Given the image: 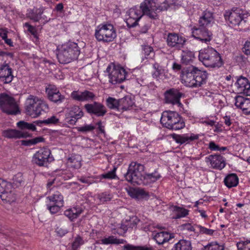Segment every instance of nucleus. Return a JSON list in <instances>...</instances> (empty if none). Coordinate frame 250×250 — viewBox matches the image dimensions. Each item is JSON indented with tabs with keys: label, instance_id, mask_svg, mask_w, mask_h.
<instances>
[{
	"label": "nucleus",
	"instance_id": "nucleus-8",
	"mask_svg": "<svg viewBox=\"0 0 250 250\" xmlns=\"http://www.w3.org/2000/svg\"><path fill=\"white\" fill-rule=\"evenodd\" d=\"M144 165L136 162H132L129 165L127 172L125 174V179L135 185L142 184L144 173Z\"/></svg>",
	"mask_w": 250,
	"mask_h": 250
},
{
	"label": "nucleus",
	"instance_id": "nucleus-34",
	"mask_svg": "<svg viewBox=\"0 0 250 250\" xmlns=\"http://www.w3.org/2000/svg\"><path fill=\"white\" fill-rule=\"evenodd\" d=\"M175 250H192L190 241L181 239L175 245Z\"/></svg>",
	"mask_w": 250,
	"mask_h": 250
},
{
	"label": "nucleus",
	"instance_id": "nucleus-1",
	"mask_svg": "<svg viewBox=\"0 0 250 250\" xmlns=\"http://www.w3.org/2000/svg\"><path fill=\"white\" fill-rule=\"evenodd\" d=\"M208 74L206 71H201L193 66L182 69L180 75L181 83L189 87H198L206 83Z\"/></svg>",
	"mask_w": 250,
	"mask_h": 250
},
{
	"label": "nucleus",
	"instance_id": "nucleus-11",
	"mask_svg": "<svg viewBox=\"0 0 250 250\" xmlns=\"http://www.w3.org/2000/svg\"><path fill=\"white\" fill-rule=\"evenodd\" d=\"M106 71L108 73L109 82L113 84L121 83L125 79V70L114 63H111L107 66Z\"/></svg>",
	"mask_w": 250,
	"mask_h": 250
},
{
	"label": "nucleus",
	"instance_id": "nucleus-15",
	"mask_svg": "<svg viewBox=\"0 0 250 250\" xmlns=\"http://www.w3.org/2000/svg\"><path fill=\"white\" fill-rule=\"evenodd\" d=\"M84 108L88 113L93 114L98 117L104 116L106 113V107L102 104L96 102L85 104Z\"/></svg>",
	"mask_w": 250,
	"mask_h": 250
},
{
	"label": "nucleus",
	"instance_id": "nucleus-51",
	"mask_svg": "<svg viewBox=\"0 0 250 250\" xmlns=\"http://www.w3.org/2000/svg\"><path fill=\"white\" fill-rule=\"evenodd\" d=\"M95 129V127L91 125H85L83 126L78 127V130L83 133L91 131Z\"/></svg>",
	"mask_w": 250,
	"mask_h": 250
},
{
	"label": "nucleus",
	"instance_id": "nucleus-7",
	"mask_svg": "<svg viewBox=\"0 0 250 250\" xmlns=\"http://www.w3.org/2000/svg\"><path fill=\"white\" fill-rule=\"evenodd\" d=\"M95 37L99 42L104 43L113 42L116 38V31L112 24L103 23L97 26Z\"/></svg>",
	"mask_w": 250,
	"mask_h": 250
},
{
	"label": "nucleus",
	"instance_id": "nucleus-16",
	"mask_svg": "<svg viewBox=\"0 0 250 250\" xmlns=\"http://www.w3.org/2000/svg\"><path fill=\"white\" fill-rule=\"evenodd\" d=\"M185 42V38L179 36L176 33H169L167 35V42L169 47L180 49L183 46Z\"/></svg>",
	"mask_w": 250,
	"mask_h": 250
},
{
	"label": "nucleus",
	"instance_id": "nucleus-3",
	"mask_svg": "<svg viewBox=\"0 0 250 250\" xmlns=\"http://www.w3.org/2000/svg\"><path fill=\"white\" fill-rule=\"evenodd\" d=\"M80 54V49L78 44L69 42L58 48L57 58L61 63H68L76 60Z\"/></svg>",
	"mask_w": 250,
	"mask_h": 250
},
{
	"label": "nucleus",
	"instance_id": "nucleus-37",
	"mask_svg": "<svg viewBox=\"0 0 250 250\" xmlns=\"http://www.w3.org/2000/svg\"><path fill=\"white\" fill-rule=\"evenodd\" d=\"M61 199L62 198H60L57 202V204L49 203L47 205V208L51 213L55 214L60 210L61 208L63 206V204H62Z\"/></svg>",
	"mask_w": 250,
	"mask_h": 250
},
{
	"label": "nucleus",
	"instance_id": "nucleus-13",
	"mask_svg": "<svg viewBox=\"0 0 250 250\" xmlns=\"http://www.w3.org/2000/svg\"><path fill=\"white\" fill-rule=\"evenodd\" d=\"M127 14L129 16L126 19V23L129 27H133L135 26L138 23L139 20L144 15L142 10L136 7L130 8L127 12Z\"/></svg>",
	"mask_w": 250,
	"mask_h": 250
},
{
	"label": "nucleus",
	"instance_id": "nucleus-56",
	"mask_svg": "<svg viewBox=\"0 0 250 250\" xmlns=\"http://www.w3.org/2000/svg\"><path fill=\"white\" fill-rule=\"evenodd\" d=\"M75 108H78L79 109V110L81 111V112L82 113V117L83 116V112L82 111V110L79 108V107L78 106H75L71 108V110H70L69 112V116L70 117H75V115H77V114H78L79 113V111H76V109H75Z\"/></svg>",
	"mask_w": 250,
	"mask_h": 250
},
{
	"label": "nucleus",
	"instance_id": "nucleus-48",
	"mask_svg": "<svg viewBox=\"0 0 250 250\" xmlns=\"http://www.w3.org/2000/svg\"><path fill=\"white\" fill-rule=\"evenodd\" d=\"M75 109H76V111L78 110L79 113L78 114H77V115H75V117H70L71 118V119H69L68 118H67L66 119V120H68L66 122H67L69 124L72 125H74L76 123L77 120H78L79 119H80L82 117V113L79 110V109L78 108H75Z\"/></svg>",
	"mask_w": 250,
	"mask_h": 250
},
{
	"label": "nucleus",
	"instance_id": "nucleus-18",
	"mask_svg": "<svg viewBox=\"0 0 250 250\" xmlns=\"http://www.w3.org/2000/svg\"><path fill=\"white\" fill-rule=\"evenodd\" d=\"M240 12L238 9L226 11L224 14L225 18L229 20L232 25H238L243 20V15Z\"/></svg>",
	"mask_w": 250,
	"mask_h": 250
},
{
	"label": "nucleus",
	"instance_id": "nucleus-62",
	"mask_svg": "<svg viewBox=\"0 0 250 250\" xmlns=\"http://www.w3.org/2000/svg\"><path fill=\"white\" fill-rule=\"evenodd\" d=\"M183 228L184 230H187L190 231H194L195 229L193 226L190 224H186L183 225Z\"/></svg>",
	"mask_w": 250,
	"mask_h": 250
},
{
	"label": "nucleus",
	"instance_id": "nucleus-44",
	"mask_svg": "<svg viewBox=\"0 0 250 250\" xmlns=\"http://www.w3.org/2000/svg\"><path fill=\"white\" fill-rule=\"evenodd\" d=\"M125 222L127 223L126 225L128 228L132 229L136 227L139 220L136 216H133L130 217L129 220H126Z\"/></svg>",
	"mask_w": 250,
	"mask_h": 250
},
{
	"label": "nucleus",
	"instance_id": "nucleus-60",
	"mask_svg": "<svg viewBox=\"0 0 250 250\" xmlns=\"http://www.w3.org/2000/svg\"><path fill=\"white\" fill-rule=\"evenodd\" d=\"M56 231L60 236H64L67 232V230L66 229L60 227H57Z\"/></svg>",
	"mask_w": 250,
	"mask_h": 250
},
{
	"label": "nucleus",
	"instance_id": "nucleus-4",
	"mask_svg": "<svg viewBox=\"0 0 250 250\" xmlns=\"http://www.w3.org/2000/svg\"><path fill=\"white\" fill-rule=\"evenodd\" d=\"M168 0H165L159 4L158 0H144L140 4V8L144 15L152 19H156L159 13L168 8Z\"/></svg>",
	"mask_w": 250,
	"mask_h": 250
},
{
	"label": "nucleus",
	"instance_id": "nucleus-61",
	"mask_svg": "<svg viewBox=\"0 0 250 250\" xmlns=\"http://www.w3.org/2000/svg\"><path fill=\"white\" fill-rule=\"evenodd\" d=\"M28 123L24 122V121H20L17 123V126L21 128V130H23L25 129H27Z\"/></svg>",
	"mask_w": 250,
	"mask_h": 250
},
{
	"label": "nucleus",
	"instance_id": "nucleus-52",
	"mask_svg": "<svg viewBox=\"0 0 250 250\" xmlns=\"http://www.w3.org/2000/svg\"><path fill=\"white\" fill-rule=\"evenodd\" d=\"M116 170V168L114 167L113 170L110 171L106 173L102 174L101 175V177L104 179H115L116 178L115 171Z\"/></svg>",
	"mask_w": 250,
	"mask_h": 250
},
{
	"label": "nucleus",
	"instance_id": "nucleus-58",
	"mask_svg": "<svg viewBox=\"0 0 250 250\" xmlns=\"http://www.w3.org/2000/svg\"><path fill=\"white\" fill-rule=\"evenodd\" d=\"M198 228L199 229L200 231L202 233L211 235L214 231L212 229H208L202 226H199Z\"/></svg>",
	"mask_w": 250,
	"mask_h": 250
},
{
	"label": "nucleus",
	"instance_id": "nucleus-33",
	"mask_svg": "<svg viewBox=\"0 0 250 250\" xmlns=\"http://www.w3.org/2000/svg\"><path fill=\"white\" fill-rule=\"evenodd\" d=\"M194 58V53L189 50H183L181 54V62L182 63L188 64L192 62Z\"/></svg>",
	"mask_w": 250,
	"mask_h": 250
},
{
	"label": "nucleus",
	"instance_id": "nucleus-38",
	"mask_svg": "<svg viewBox=\"0 0 250 250\" xmlns=\"http://www.w3.org/2000/svg\"><path fill=\"white\" fill-rule=\"evenodd\" d=\"M60 198H62L61 201L62 204H63V196L58 191H55L51 195L48 196L47 198L50 201V203L57 204V201H58Z\"/></svg>",
	"mask_w": 250,
	"mask_h": 250
},
{
	"label": "nucleus",
	"instance_id": "nucleus-17",
	"mask_svg": "<svg viewBox=\"0 0 250 250\" xmlns=\"http://www.w3.org/2000/svg\"><path fill=\"white\" fill-rule=\"evenodd\" d=\"M166 101L167 103H170L173 104H178L180 106L181 104L180 102V99L182 95L178 90L176 89H171L167 91L165 94Z\"/></svg>",
	"mask_w": 250,
	"mask_h": 250
},
{
	"label": "nucleus",
	"instance_id": "nucleus-40",
	"mask_svg": "<svg viewBox=\"0 0 250 250\" xmlns=\"http://www.w3.org/2000/svg\"><path fill=\"white\" fill-rule=\"evenodd\" d=\"M238 250H250V241L247 240L245 241H240L237 243Z\"/></svg>",
	"mask_w": 250,
	"mask_h": 250
},
{
	"label": "nucleus",
	"instance_id": "nucleus-22",
	"mask_svg": "<svg viewBox=\"0 0 250 250\" xmlns=\"http://www.w3.org/2000/svg\"><path fill=\"white\" fill-rule=\"evenodd\" d=\"M235 105L241 109L244 113H250V99L241 96H237L235 98Z\"/></svg>",
	"mask_w": 250,
	"mask_h": 250
},
{
	"label": "nucleus",
	"instance_id": "nucleus-54",
	"mask_svg": "<svg viewBox=\"0 0 250 250\" xmlns=\"http://www.w3.org/2000/svg\"><path fill=\"white\" fill-rule=\"evenodd\" d=\"M99 199L101 202L104 203L107 201H109L111 197L109 194L106 193H102L99 196Z\"/></svg>",
	"mask_w": 250,
	"mask_h": 250
},
{
	"label": "nucleus",
	"instance_id": "nucleus-49",
	"mask_svg": "<svg viewBox=\"0 0 250 250\" xmlns=\"http://www.w3.org/2000/svg\"><path fill=\"white\" fill-rule=\"evenodd\" d=\"M204 250H224L223 246L217 243H211L205 247Z\"/></svg>",
	"mask_w": 250,
	"mask_h": 250
},
{
	"label": "nucleus",
	"instance_id": "nucleus-10",
	"mask_svg": "<svg viewBox=\"0 0 250 250\" xmlns=\"http://www.w3.org/2000/svg\"><path fill=\"white\" fill-rule=\"evenodd\" d=\"M0 107L7 114L16 115L19 112L14 99L3 93L0 94Z\"/></svg>",
	"mask_w": 250,
	"mask_h": 250
},
{
	"label": "nucleus",
	"instance_id": "nucleus-27",
	"mask_svg": "<svg viewBox=\"0 0 250 250\" xmlns=\"http://www.w3.org/2000/svg\"><path fill=\"white\" fill-rule=\"evenodd\" d=\"M153 239L159 245L163 244L166 242H168L171 239L173 236L171 234L167 232L162 231L157 232L155 234H153Z\"/></svg>",
	"mask_w": 250,
	"mask_h": 250
},
{
	"label": "nucleus",
	"instance_id": "nucleus-31",
	"mask_svg": "<svg viewBox=\"0 0 250 250\" xmlns=\"http://www.w3.org/2000/svg\"><path fill=\"white\" fill-rule=\"evenodd\" d=\"M134 103L131 98L129 96H125L123 98L119 99V108L124 110H126L131 107Z\"/></svg>",
	"mask_w": 250,
	"mask_h": 250
},
{
	"label": "nucleus",
	"instance_id": "nucleus-20",
	"mask_svg": "<svg viewBox=\"0 0 250 250\" xmlns=\"http://www.w3.org/2000/svg\"><path fill=\"white\" fill-rule=\"evenodd\" d=\"M205 161L209 162L213 168L222 169L225 166V160L220 155H210L206 158Z\"/></svg>",
	"mask_w": 250,
	"mask_h": 250
},
{
	"label": "nucleus",
	"instance_id": "nucleus-35",
	"mask_svg": "<svg viewBox=\"0 0 250 250\" xmlns=\"http://www.w3.org/2000/svg\"><path fill=\"white\" fill-rule=\"evenodd\" d=\"M125 242L124 239H117L114 236H110L101 240V243L104 245L123 244Z\"/></svg>",
	"mask_w": 250,
	"mask_h": 250
},
{
	"label": "nucleus",
	"instance_id": "nucleus-2",
	"mask_svg": "<svg viewBox=\"0 0 250 250\" xmlns=\"http://www.w3.org/2000/svg\"><path fill=\"white\" fill-rule=\"evenodd\" d=\"M24 108L26 114L34 118L49 111L48 105L43 100L32 95L26 99Z\"/></svg>",
	"mask_w": 250,
	"mask_h": 250
},
{
	"label": "nucleus",
	"instance_id": "nucleus-46",
	"mask_svg": "<svg viewBox=\"0 0 250 250\" xmlns=\"http://www.w3.org/2000/svg\"><path fill=\"white\" fill-rule=\"evenodd\" d=\"M125 250H153L152 248L147 247H135L127 244L124 246Z\"/></svg>",
	"mask_w": 250,
	"mask_h": 250
},
{
	"label": "nucleus",
	"instance_id": "nucleus-12",
	"mask_svg": "<svg viewBox=\"0 0 250 250\" xmlns=\"http://www.w3.org/2000/svg\"><path fill=\"white\" fill-rule=\"evenodd\" d=\"M53 160L51 151L46 147L41 148L36 152L32 159L33 162L40 167L45 166Z\"/></svg>",
	"mask_w": 250,
	"mask_h": 250
},
{
	"label": "nucleus",
	"instance_id": "nucleus-63",
	"mask_svg": "<svg viewBox=\"0 0 250 250\" xmlns=\"http://www.w3.org/2000/svg\"><path fill=\"white\" fill-rule=\"evenodd\" d=\"M209 148L211 150H219V147L218 146L216 145L214 142H211L209 144Z\"/></svg>",
	"mask_w": 250,
	"mask_h": 250
},
{
	"label": "nucleus",
	"instance_id": "nucleus-59",
	"mask_svg": "<svg viewBox=\"0 0 250 250\" xmlns=\"http://www.w3.org/2000/svg\"><path fill=\"white\" fill-rule=\"evenodd\" d=\"M82 239L81 237H77L73 243L72 247L74 250L77 249L80 245L82 244Z\"/></svg>",
	"mask_w": 250,
	"mask_h": 250
},
{
	"label": "nucleus",
	"instance_id": "nucleus-26",
	"mask_svg": "<svg viewBox=\"0 0 250 250\" xmlns=\"http://www.w3.org/2000/svg\"><path fill=\"white\" fill-rule=\"evenodd\" d=\"M214 19L212 13L209 11H204L199 19V26L207 27L213 22Z\"/></svg>",
	"mask_w": 250,
	"mask_h": 250
},
{
	"label": "nucleus",
	"instance_id": "nucleus-41",
	"mask_svg": "<svg viewBox=\"0 0 250 250\" xmlns=\"http://www.w3.org/2000/svg\"><path fill=\"white\" fill-rule=\"evenodd\" d=\"M69 161L71 163V166L75 168H79L81 167V159L79 157H71Z\"/></svg>",
	"mask_w": 250,
	"mask_h": 250
},
{
	"label": "nucleus",
	"instance_id": "nucleus-5",
	"mask_svg": "<svg viewBox=\"0 0 250 250\" xmlns=\"http://www.w3.org/2000/svg\"><path fill=\"white\" fill-rule=\"evenodd\" d=\"M160 122L164 126L172 130L181 129L185 126L181 117L174 111H164Z\"/></svg>",
	"mask_w": 250,
	"mask_h": 250
},
{
	"label": "nucleus",
	"instance_id": "nucleus-32",
	"mask_svg": "<svg viewBox=\"0 0 250 250\" xmlns=\"http://www.w3.org/2000/svg\"><path fill=\"white\" fill-rule=\"evenodd\" d=\"M129 195L134 198L140 199L148 196V193L140 188L131 189L128 192Z\"/></svg>",
	"mask_w": 250,
	"mask_h": 250
},
{
	"label": "nucleus",
	"instance_id": "nucleus-29",
	"mask_svg": "<svg viewBox=\"0 0 250 250\" xmlns=\"http://www.w3.org/2000/svg\"><path fill=\"white\" fill-rule=\"evenodd\" d=\"M160 177V174L156 171H155L152 173L145 174L144 176L142 184L146 185H149L156 182L159 179Z\"/></svg>",
	"mask_w": 250,
	"mask_h": 250
},
{
	"label": "nucleus",
	"instance_id": "nucleus-30",
	"mask_svg": "<svg viewBox=\"0 0 250 250\" xmlns=\"http://www.w3.org/2000/svg\"><path fill=\"white\" fill-rule=\"evenodd\" d=\"M225 185L229 188L236 187L238 184V178L235 174H229L224 179Z\"/></svg>",
	"mask_w": 250,
	"mask_h": 250
},
{
	"label": "nucleus",
	"instance_id": "nucleus-43",
	"mask_svg": "<svg viewBox=\"0 0 250 250\" xmlns=\"http://www.w3.org/2000/svg\"><path fill=\"white\" fill-rule=\"evenodd\" d=\"M153 68L155 71L153 73V78H159L164 73V70L158 63L153 64Z\"/></svg>",
	"mask_w": 250,
	"mask_h": 250
},
{
	"label": "nucleus",
	"instance_id": "nucleus-28",
	"mask_svg": "<svg viewBox=\"0 0 250 250\" xmlns=\"http://www.w3.org/2000/svg\"><path fill=\"white\" fill-rule=\"evenodd\" d=\"M83 209L80 207H74L64 211V215L71 221L77 218L83 212Z\"/></svg>",
	"mask_w": 250,
	"mask_h": 250
},
{
	"label": "nucleus",
	"instance_id": "nucleus-6",
	"mask_svg": "<svg viewBox=\"0 0 250 250\" xmlns=\"http://www.w3.org/2000/svg\"><path fill=\"white\" fill-rule=\"evenodd\" d=\"M199 59L207 67H220L223 64L220 54L212 48H208L200 51Z\"/></svg>",
	"mask_w": 250,
	"mask_h": 250
},
{
	"label": "nucleus",
	"instance_id": "nucleus-36",
	"mask_svg": "<svg viewBox=\"0 0 250 250\" xmlns=\"http://www.w3.org/2000/svg\"><path fill=\"white\" fill-rule=\"evenodd\" d=\"M1 200L6 203L11 204L16 200V196L11 190L4 192L0 196Z\"/></svg>",
	"mask_w": 250,
	"mask_h": 250
},
{
	"label": "nucleus",
	"instance_id": "nucleus-25",
	"mask_svg": "<svg viewBox=\"0 0 250 250\" xmlns=\"http://www.w3.org/2000/svg\"><path fill=\"white\" fill-rule=\"evenodd\" d=\"M2 135L9 139H17L27 136V133L24 131H19L16 129H6L2 131Z\"/></svg>",
	"mask_w": 250,
	"mask_h": 250
},
{
	"label": "nucleus",
	"instance_id": "nucleus-19",
	"mask_svg": "<svg viewBox=\"0 0 250 250\" xmlns=\"http://www.w3.org/2000/svg\"><path fill=\"white\" fill-rule=\"evenodd\" d=\"M235 86L238 93L250 95V83L247 78L242 77L239 78L235 83Z\"/></svg>",
	"mask_w": 250,
	"mask_h": 250
},
{
	"label": "nucleus",
	"instance_id": "nucleus-14",
	"mask_svg": "<svg viewBox=\"0 0 250 250\" xmlns=\"http://www.w3.org/2000/svg\"><path fill=\"white\" fill-rule=\"evenodd\" d=\"M192 36L202 42L208 43L211 40L212 33L206 27H194L192 30Z\"/></svg>",
	"mask_w": 250,
	"mask_h": 250
},
{
	"label": "nucleus",
	"instance_id": "nucleus-39",
	"mask_svg": "<svg viewBox=\"0 0 250 250\" xmlns=\"http://www.w3.org/2000/svg\"><path fill=\"white\" fill-rule=\"evenodd\" d=\"M106 105L110 109H119V100H117L112 97L106 99Z\"/></svg>",
	"mask_w": 250,
	"mask_h": 250
},
{
	"label": "nucleus",
	"instance_id": "nucleus-57",
	"mask_svg": "<svg viewBox=\"0 0 250 250\" xmlns=\"http://www.w3.org/2000/svg\"><path fill=\"white\" fill-rule=\"evenodd\" d=\"M243 49V51L245 54L250 55V40L245 42Z\"/></svg>",
	"mask_w": 250,
	"mask_h": 250
},
{
	"label": "nucleus",
	"instance_id": "nucleus-55",
	"mask_svg": "<svg viewBox=\"0 0 250 250\" xmlns=\"http://www.w3.org/2000/svg\"><path fill=\"white\" fill-rule=\"evenodd\" d=\"M24 26L27 28V30L31 33L35 37H37V31L35 27L31 25L28 22L24 24Z\"/></svg>",
	"mask_w": 250,
	"mask_h": 250
},
{
	"label": "nucleus",
	"instance_id": "nucleus-9",
	"mask_svg": "<svg viewBox=\"0 0 250 250\" xmlns=\"http://www.w3.org/2000/svg\"><path fill=\"white\" fill-rule=\"evenodd\" d=\"M9 56L11 55L3 52H0V60L4 61L3 63L0 64V82L4 84L11 83L14 78L11 68L8 63H6Z\"/></svg>",
	"mask_w": 250,
	"mask_h": 250
},
{
	"label": "nucleus",
	"instance_id": "nucleus-23",
	"mask_svg": "<svg viewBox=\"0 0 250 250\" xmlns=\"http://www.w3.org/2000/svg\"><path fill=\"white\" fill-rule=\"evenodd\" d=\"M49 99L54 102H61L64 99L63 96L62 95L59 90L54 85H50L46 88Z\"/></svg>",
	"mask_w": 250,
	"mask_h": 250
},
{
	"label": "nucleus",
	"instance_id": "nucleus-50",
	"mask_svg": "<svg viewBox=\"0 0 250 250\" xmlns=\"http://www.w3.org/2000/svg\"><path fill=\"white\" fill-rule=\"evenodd\" d=\"M59 121V119L55 116H52L47 119L44 120V125H55Z\"/></svg>",
	"mask_w": 250,
	"mask_h": 250
},
{
	"label": "nucleus",
	"instance_id": "nucleus-21",
	"mask_svg": "<svg viewBox=\"0 0 250 250\" xmlns=\"http://www.w3.org/2000/svg\"><path fill=\"white\" fill-rule=\"evenodd\" d=\"M71 97L75 100L82 102L93 100L95 95L92 92L84 90L83 92L74 91L71 93Z\"/></svg>",
	"mask_w": 250,
	"mask_h": 250
},
{
	"label": "nucleus",
	"instance_id": "nucleus-45",
	"mask_svg": "<svg viewBox=\"0 0 250 250\" xmlns=\"http://www.w3.org/2000/svg\"><path fill=\"white\" fill-rule=\"evenodd\" d=\"M144 54L146 58H153L154 52L152 47L149 46H145L143 48Z\"/></svg>",
	"mask_w": 250,
	"mask_h": 250
},
{
	"label": "nucleus",
	"instance_id": "nucleus-24",
	"mask_svg": "<svg viewBox=\"0 0 250 250\" xmlns=\"http://www.w3.org/2000/svg\"><path fill=\"white\" fill-rule=\"evenodd\" d=\"M198 138V135H196L194 134L183 135L174 134L173 136V138L176 141V142L181 144H188L194 140H197Z\"/></svg>",
	"mask_w": 250,
	"mask_h": 250
},
{
	"label": "nucleus",
	"instance_id": "nucleus-42",
	"mask_svg": "<svg viewBox=\"0 0 250 250\" xmlns=\"http://www.w3.org/2000/svg\"><path fill=\"white\" fill-rule=\"evenodd\" d=\"M43 141L44 139L42 137H38L27 141H23L22 144L25 146H31L37 144L40 142H42Z\"/></svg>",
	"mask_w": 250,
	"mask_h": 250
},
{
	"label": "nucleus",
	"instance_id": "nucleus-64",
	"mask_svg": "<svg viewBox=\"0 0 250 250\" xmlns=\"http://www.w3.org/2000/svg\"><path fill=\"white\" fill-rule=\"evenodd\" d=\"M7 32L6 30L3 29H0V36L2 39H6L7 37Z\"/></svg>",
	"mask_w": 250,
	"mask_h": 250
},
{
	"label": "nucleus",
	"instance_id": "nucleus-53",
	"mask_svg": "<svg viewBox=\"0 0 250 250\" xmlns=\"http://www.w3.org/2000/svg\"><path fill=\"white\" fill-rule=\"evenodd\" d=\"M13 184L16 186H20L21 183L23 182L22 175L21 173H18L16 174L13 179Z\"/></svg>",
	"mask_w": 250,
	"mask_h": 250
},
{
	"label": "nucleus",
	"instance_id": "nucleus-47",
	"mask_svg": "<svg viewBox=\"0 0 250 250\" xmlns=\"http://www.w3.org/2000/svg\"><path fill=\"white\" fill-rule=\"evenodd\" d=\"M175 218H180L186 216L188 214V210L181 208H178L175 210Z\"/></svg>",
	"mask_w": 250,
	"mask_h": 250
}]
</instances>
